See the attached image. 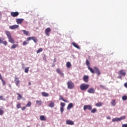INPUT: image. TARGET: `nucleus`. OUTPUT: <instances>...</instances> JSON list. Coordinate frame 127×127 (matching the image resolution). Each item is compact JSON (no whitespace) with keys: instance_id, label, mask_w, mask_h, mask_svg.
Returning <instances> with one entry per match:
<instances>
[{"instance_id":"f257e3e1","label":"nucleus","mask_w":127,"mask_h":127,"mask_svg":"<svg viewBox=\"0 0 127 127\" xmlns=\"http://www.w3.org/2000/svg\"><path fill=\"white\" fill-rule=\"evenodd\" d=\"M86 65L87 66V68L89 71H90L91 73L92 74H97V76H99L101 75V71H100V69H99V68L97 66H94L93 69L90 67V62H89V60H86Z\"/></svg>"},{"instance_id":"f03ea898","label":"nucleus","mask_w":127,"mask_h":127,"mask_svg":"<svg viewBox=\"0 0 127 127\" xmlns=\"http://www.w3.org/2000/svg\"><path fill=\"white\" fill-rule=\"evenodd\" d=\"M90 85L86 83H82L80 86V88L81 91H86L87 89H89Z\"/></svg>"},{"instance_id":"7ed1b4c3","label":"nucleus","mask_w":127,"mask_h":127,"mask_svg":"<svg viewBox=\"0 0 127 127\" xmlns=\"http://www.w3.org/2000/svg\"><path fill=\"white\" fill-rule=\"evenodd\" d=\"M67 88L68 89H74V87H75V85L71 81H68L67 82Z\"/></svg>"},{"instance_id":"20e7f679","label":"nucleus","mask_w":127,"mask_h":127,"mask_svg":"<svg viewBox=\"0 0 127 127\" xmlns=\"http://www.w3.org/2000/svg\"><path fill=\"white\" fill-rule=\"evenodd\" d=\"M92 109V105H84L83 106L84 111H86V110H88L89 111H91Z\"/></svg>"},{"instance_id":"39448f33","label":"nucleus","mask_w":127,"mask_h":127,"mask_svg":"<svg viewBox=\"0 0 127 127\" xmlns=\"http://www.w3.org/2000/svg\"><path fill=\"white\" fill-rule=\"evenodd\" d=\"M14 82L15 83L16 86L18 87L19 86V84L20 83V81L19 80V78L16 76L15 77Z\"/></svg>"},{"instance_id":"423d86ee","label":"nucleus","mask_w":127,"mask_h":127,"mask_svg":"<svg viewBox=\"0 0 127 127\" xmlns=\"http://www.w3.org/2000/svg\"><path fill=\"white\" fill-rule=\"evenodd\" d=\"M51 32V28L50 27L47 28L45 30V34L47 36H49V33Z\"/></svg>"},{"instance_id":"0eeeda50","label":"nucleus","mask_w":127,"mask_h":127,"mask_svg":"<svg viewBox=\"0 0 127 127\" xmlns=\"http://www.w3.org/2000/svg\"><path fill=\"white\" fill-rule=\"evenodd\" d=\"M24 21V19H21V18H18L16 19V22L17 23V24H21L22 22Z\"/></svg>"},{"instance_id":"6e6552de","label":"nucleus","mask_w":127,"mask_h":127,"mask_svg":"<svg viewBox=\"0 0 127 127\" xmlns=\"http://www.w3.org/2000/svg\"><path fill=\"white\" fill-rule=\"evenodd\" d=\"M56 72H57V73L59 74V75H60V76H61V77H64V73H63V72H62V71H61V70H60V69L57 68L56 69Z\"/></svg>"},{"instance_id":"1a4fd4ad","label":"nucleus","mask_w":127,"mask_h":127,"mask_svg":"<svg viewBox=\"0 0 127 127\" xmlns=\"http://www.w3.org/2000/svg\"><path fill=\"white\" fill-rule=\"evenodd\" d=\"M19 14V13L18 12L16 11V12H11V15L13 17H16V16H18V15Z\"/></svg>"},{"instance_id":"9d476101","label":"nucleus","mask_w":127,"mask_h":127,"mask_svg":"<svg viewBox=\"0 0 127 127\" xmlns=\"http://www.w3.org/2000/svg\"><path fill=\"white\" fill-rule=\"evenodd\" d=\"M66 125H69L70 126H73V125H74V122L70 120H67L66 121Z\"/></svg>"},{"instance_id":"9b49d317","label":"nucleus","mask_w":127,"mask_h":127,"mask_svg":"<svg viewBox=\"0 0 127 127\" xmlns=\"http://www.w3.org/2000/svg\"><path fill=\"white\" fill-rule=\"evenodd\" d=\"M118 74L119 75H122V76H126V71L125 70H124V69L120 70L118 72Z\"/></svg>"},{"instance_id":"f8f14e48","label":"nucleus","mask_w":127,"mask_h":127,"mask_svg":"<svg viewBox=\"0 0 127 127\" xmlns=\"http://www.w3.org/2000/svg\"><path fill=\"white\" fill-rule=\"evenodd\" d=\"M87 92L89 94H94L95 93V89L93 88H90L88 89Z\"/></svg>"},{"instance_id":"ddd939ff","label":"nucleus","mask_w":127,"mask_h":127,"mask_svg":"<svg viewBox=\"0 0 127 127\" xmlns=\"http://www.w3.org/2000/svg\"><path fill=\"white\" fill-rule=\"evenodd\" d=\"M19 25H13L9 26L10 29H16V28H18Z\"/></svg>"},{"instance_id":"4468645a","label":"nucleus","mask_w":127,"mask_h":127,"mask_svg":"<svg viewBox=\"0 0 127 127\" xmlns=\"http://www.w3.org/2000/svg\"><path fill=\"white\" fill-rule=\"evenodd\" d=\"M83 80L85 83H88V81H89V76H88V75H84L83 77Z\"/></svg>"},{"instance_id":"2eb2a0df","label":"nucleus","mask_w":127,"mask_h":127,"mask_svg":"<svg viewBox=\"0 0 127 127\" xmlns=\"http://www.w3.org/2000/svg\"><path fill=\"white\" fill-rule=\"evenodd\" d=\"M40 121H46V120H47V119L46 118V117H45V116H43V115H41V116H40Z\"/></svg>"},{"instance_id":"dca6fc26","label":"nucleus","mask_w":127,"mask_h":127,"mask_svg":"<svg viewBox=\"0 0 127 127\" xmlns=\"http://www.w3.org/2000/svg\"><path fill=\"white\" fill-rule=\"evenodd\" d=\"M22 32H23L24 34H25V35H27L28 36H29V35H30V34H29V32L25 30H22Z\"/></svg>"},{"instance_id":"f3484780","label":"nucleus","mask_w":127,"mask_h":127,"mask_svg":"<svg viewBox=\"0 0 127 127\" xmlns=\"http://www.w3.org/2000/svg\"><path fill=\"white\" fill-rule=\"evenodd\" d=\"M41 95H42V96H43V97H49V94H48V93H46V92H42L41 93Z\"/></svg>"},{"instance_id":"a211bd4d","label":"nucleus","mask_w":127,"mask_h":127,"mask_svg":"<svg viewBox=\"0 0 127 127\" xmlns=\"http://www.w3.org/2000/svg\"><path fill=\"white\" fill-rule=\"evenodd\" d=\"M72 108H73V103H70L67 107V110H70Z\"/></svg>"},{"instance_id":"6ab92c4d","label":"nucleus","mask_w":127,"mask_h":127,"mask_svg":"<svg viewBox=\"0 0 127 127\" xmlns=\"http://www.w3.org/2000/svg\"><path fill=\"white\" fill-rule=\"evenodd\" d=\"M5 34L7 35L8 38L11 37V34H10V32L8 31H6L5 32Z\"/></svg>"},{"instance_id":"aec40b11","label":"nucleus","mask_w":127,"mask_h":127,"mask_svg":"<svg viewBox=\"0 0 127 127\" xmlns=\"http://www.w3.org/2000/svg\"><path fill=\"white\" fill-rule=\"evenodd\" d=\"M8 39L9 42H10V43H12V44L14 43V40H13V39L11 37L8 38Z\"/></svg>"},{"instance_id":"412c9836","label":"nucleus","mask_w":127,"mask_h":127,"mask_svg":"<svg viewBox=\"0 0 127 127\" xmlns=\"http://www.w3.org/2000/svg\"><path fill=\"white\" fill-rule=\"evenodd\" d=\"M72 45L74 46V47H75V48H77V49H80V47L79 46V45H78L75 43L74 42L72 43Z\"/></svg>"},{"instance_id":"4be33fe9","label":"nucleus","mask_w":127,"mask_h":127,"mask_svg":"<svg viewBox=\"0 0 127 127\" xmlns=\"http://www.w3.org/2000/svg\"><path fill=\"white\" fill-rule=\"evenodd\" d=\"M60 100H62V101L65 102V103H68V101L66 99H64V98H63V96H61V95L60 96Z\"/></svg>"},{"instance_id":"5701e85b","label":"nucleus","mask_w":127,"mask_h":127,"mask_svg":"<svg viewBox=\"0 0 127 127\" xmlns=\"http://www.w3.org/2000/svg\"><path fill=\"white\" fill-rule=\"evenodd\" d=\"M96 107H102L103 106V103L102 102H98L95 104Z\"/></svg>"},{"instance_id":"b1692460","label":"nucleus","mask_w":127,"mask_h":127,"mask_svg":"<svg viewBox=\"0 0 127 127\" xmlns=\"http://www.w3.org/2000/svg\"><path fill=\"white\" fill-rule=\"evenodd\" d=\"M16 47H18V45L14 44L11 46V49H14V48H16Z\"/></svg>"},{"instance_id":"393cba45","label":"nucleus","mask_w":127,"mask_h":127,"mask_svg":"<svg viewBox=\"0 0 127 127\" xmlns=\"http://www.w3.org/2000/svg\"><path fill=\"white\" fill-rule=\"evenodd\" d=\"M49 107H50V108H54V102L51 101V103L49 104Z\"/></svg>"},{"instance_id":"a878e982","label":"nucleus","mask_w":127,"mask_h":127,"mask_svg":"<svg viewBox=\"0 0 127 127\" xmlns=\"http://www.w3.org/2000/svg\"><path fill=\"white\" fill-rule=\"evenodd\" d=\"M42 104V101H41V100H37L36 101L37 105H38L39 106H41Z\"/></svg>"},{"instance_id":"bb28decb","label":"nucleus","mask_w":127,"mask_h":127,"mask_svg":"<svg viewBox=\"0 0 127 127\" xmlns=\"http://www.w3.org/2000/svg\"><path fill=\"white\" fill-rule=\"evenodd\" d=\"M16 95H18L17 100H21V98H22V96L20 95V94L16 93Z\"/></svg>"},{"instance_id":"cd10ccee","label":"nucleus","mask_w":127,"mask_h":127,"mask_svg":"<svg viewBox=\"0 0 127 127\" xmlns=\"http://www.w3.org/2000/svg\"><path fill=\"white\" fill-rule=\"evenodd\" d=\"M112 122H113V123H115V122H120V120L119 118H116L112 119Z\"/></svg>"},{"instance_id":"c85d7f7f","label":"nucleus","mask_w":127,"mask_h":127,"mask_svg":"<svg viewBox=\"0 0 127 127\" xmlns=\"http://www.w3.org/2000/svg\"><path fill=\"white\" fill-rule=\"evenodd\" d=\"M71 63L68 62L66 63V67L67 68H70V67H71Z\"/></svg>"},{"instance_id":"c756f323","label":"nucleus","mask_w":127,"mask_h":127,"mask_svg":"<svg viewBox=\"0 0 127 127\" xmlns=\"http://www.w3.org/2000/svg\"><path fill=\"white\" fill-rule=\"evenodd\" d=\"M97 112V109L96 108H94L92 110L91 109V113L92 114H95V113H96Z\"/></svg>"},{"instance_id":"7c9ffc66","label":"nucleus","mask_w":127,"mask_h":127,"mask_svg":"<svg viewBox=\"0 0 127 127\" xmlns=\"http://www.w3.org/2000/svg\"><path fill=\"white\" fill-rule=\"evenodd\" d=\"M126 117L125 116L120 117V118H119V122H120V121H123V120H126Z\"/></svg>"},{"instance_id":"2f4dec72","label":"nucleus","mask_w":127,"mask_h":127,"mask_svg":"<svg viewBox=\"0 0 127 127\" xmlns=\"http://www.w3.org/2000/svg\"><path fill=\"white\" fill-rule=\"evenodd\" d=\"M42 51H43V50L42 49V48H40L37 51V53H40V52H42Z\"/></svg>"},{"instance_id":"473e14b6","label":"nucleus","mask_w":127,"mask_h":127,"mask_svg":"<svg viewBox=\"0 0 127 127\" xmlns=\"http://www.w3.org/2000/svg\"><path fill=\"white\" fill-rule=\"evenodd\" d=\"M111 105L112 106H116V100H113L111 102Z\"/></svg>"},{"instance_id":"72a5a7b5","label":"nucleus","mask_w":127,"mask_h":127,"mask_svg":"<svg viewBox=\"0 0 127 127\" xmlns=\"http://www.w3.org/2000/svg\"><path fill=\"white\" fill-rule=\"evenodd\" d=\"M26 107H31V102L29 101L28 102V103L27 104V105H26Z\"/></svg>"},{"instance_id":"f704fd0d","label":"nucleus","mask_w":127,"mask_h":127,"mask_svg":"<svg viewBox=\"0 0 127 127\" xmlns=\"http://www.w3.org/2000/svg\"><path fill=\"white\" fill-rule=\"evenodd\" d=\"M28 41H24L23 42L22 45L24 46V45H26L27 44H28Z\"/></svg>"},{"instance_id":"c9c22d12","label":"nucleus","mask_w":127,"mask_h":127,"mask_svg":"<svg viewBox=\"0 0 127 127\" xmlns=\"http://www.w3.org/2000/svg\"><path fill=\"white\" fill-rule=\"evenodd\" d=\"M16 108L17 109H20L21 108V105L20 104V103L17 104Z\"/></svg>"},{"instance_id":"e433bc0d","label":"nucleus","mask_w":127,"mask_h":127,"mask_svg":"<svg viewBox=\"0 0 127 127\" xmlns=\"http://www.w3.org/2000/svg\"><path fill=\"white\" fill-rule=\"evenodd\" d=\"M32 40H33V41H34V42H35V43H37V39H36L35 38V37H33Z\"/></svg>"},{"instance_id":"4c0bfd02","label":"nucleus","mask_w":127,"mask_h":127,"mask_svg":"<svg viewBox=\"0 0 127 127\" xmlns=\"http://www.w3.org/2000/svg\"><path fill=\"white\" fill-rule=\"evenodd\" d=\"M122 100H123V101H126V100H127V96H126V95L123 96L122 97Z\"/></svg>"},{"instance_id":"58836bf2","label":"nucleus","mask_w":127,"mask_h":127,"mask_svg":"<svg viewBox=\"0 0 127 127\" xmlns=\"http://www.w3.org/2000/svg\"><path fill=\"white\" fill-rule=\"evenodd\" d=\"M28 71H29V67L25 68V73H28Z\"/></svg>"},{"instance_id":"ea45409f","label":"nucleus","mask_w":127,"mask_h":127,"mask_svg":"<svg viewBox=\"0 0 127 127\" xmlns=\"http://www.w3.org/2000/svg\"><path fill=\"white\" fill-rule=\"evenodd\" d=\"M1 43L4 45L5 46H6V45H7V42H6V41H2Z\"/></svg>"},{"instance_id":"a19ab883","label":"nucleus","mask_w":127,"mask_h":127,"mask_svg":"<svg viewBox=\"0 0 127 127\" xmlns=\"http://www.w3.org/2000/svg\"><path fill=\"white\" fill-rule=\"evenodd\" d=\"M33 38V37H28L27 38V40L28 41H30V40H32Z\"/></svg>"},{"instance_id":"79ce46f5","label":"nucleus","mask_w":127,"mask_h":127,"mask_svg":"<svg viewBox=\"0 0 127 127\" xmlns=\"http://www.w3.org/2000/svg\"><path fill=\"white\" fill-rule=\"evenodd\" d=\"M3 115V110L0 108V116H2Z\"/></svg>"},{"instance_id":"37998d69","label":"nucleus","mask_w":127,"mask_h":127,"mask_svg":"<svg viewBox=\"0 0 127 127\" xmlns=\"http://www.w3.org/2000/svg\"><path fill=\"white\" fill-rule=\"evenodd\" d=\"M61 108H64L65 107V103L62 102L61 103Z\"/></svg>"},{"instance_id":"c03bdc74","label":"nucleus","mask_w":127,"mask_h":127,"mask_svg":"<svg viewBox=\"0 0 127 127\" xmlns=\"http://www.w3.org/2000/svg\"><path fill=\"white\" fill-rule=\"evenodd\" d=\"M1 81L3 85L4 86V85H5V81H4L2 78V79H1Z\"/></svg>"},{"instance_id":"a18cd8bd","label":"nucleus","mask_w":127,"mask_h":127,"mask_svg":"<svg viewBox=\"0 0 127 127\" xmlns=\"http://www.w3.org/2000/svg\"><path fill=\"white\" fill-rule=\"evenodd\" d=\"M61 112L62 113V114L63 113V112H64V108L63 107H61Z\"/></svg>"},{"instance_id":"49530a36","label":"nucleus","mask_w":127,"mask_h":127,"mask_svg":"<svg viewBox=\"0 0 127 127\" xmlns=\"http://www.w3.org/2000/svg\"><path fill=\"white\" fill-rule=\"evenodd\" d=\"M122 127H127V124H126L122 125Z\"/></svg>"},{"instance_id":"de8ad7c7","label":"nucleus","mask_w":127,"mask_h":127,"mask_svg":"<svg viewBox=\"0 0 127 127\" xmlns=\"http://www.w3.org/2000/svg\"><path fill=\"white\" fill-rule=\"evenodd\" d=\"M0 100H3V96L0 95Z\"/></svg>"},{"instance_id":"09e8293b","label":"nucleus","mask_w":127,"mask_h":127,"mask_svg":"<svg viewBox=\"0 0 127 127\" xmlns=\"http://www.w3.org/2000/svg\"><path fill=\"white\" fill-rule=\"evenodd\" d=\"M26 108V107L25 106V107H22V108H21V110H22V111H24V110H25V109Z\"/></svg>"},{"instance_id":"8fccbe9b","label":"nucleus","mask_w":127,"mask_h":127,"mask_svg":"<svg viewBox=\"0 0 127 127\" xmlns=\"http://www.w3.org/2000/svg\"><path fill=\"white\" fill-rule=\"evenodd\" d=\"M124 86H125V87L126 88H127V82H126V83H125L124 84Z\"/></svg>"},{"instance_id":"3c124183","label":"nucleus","mask_w":127,"mask_h":127,"mask_svg":"<svg viewBox=\"0 0 127 127\" xmlns=\"http://www.w3.org/2000/svg\"><path fill=\"white\" fill-rule=\"evenodd\" d=\"M100 88H105V86H104V85H100Z\"/></svg>"},{"instance_id":"603ef678","label":"nucleus","mask_w":127,"mask_h":127,"mask_svg":"<svg viewBox=\"0 0 127 127\" xmlns=\"http://www.w3.org/2000/svg\"><path fill=\"white\" fill-rule=\"evenodd\" d=\"M2 79V76H1V74L0 73V80Z\"/></svg>"},{"instance_id":"864d4df0","label":"nucleus","mask_w":127,"mask_h":127,"mask_svg":"<svg viewBox=\"0 0 127 127\" xmlns=\"http://www.w3.org/2000/svg\"><path fill=\"white\" fill-rule=\"evenodd\" d=\"M107 120H111V117L108 116L107 117Z\"/></svg>"},{"instance_id":"5fc2aeb1","label":"nucleus","mask_w":127,"mask_h":127,"mask_svg":"<svg viewBox=\"0 0 127 127\" xmlns=\"http://www.w3.org/2000/svg\"><path fill=\"white\" fill-rule=\"evenodd\" d=\"M1 15H2L1 13L0 12V20L1 19Z\"/></svg>"},{"instance_id":"6e6d98bb","label":"nucleus","mask_w":127,"mask_h":127,"mask_svg":"<svg viewBox=\"0 0 127 127\" xmlns=\"http://www.w3.org/2000/svg\"><path fill=\"white\" fill-rule=\"evenodd\" d=\"M2 43V40H1V39L0 38V43Z\"/></svg>"},{"instance_id":"4d7b16f0","label":"nucleus","mask_w":127,"mask_h":127,"mask_svg":"<svg viewBox=\"0 0 127 127\" xmlns=\"http://www.w3.org/2000/svg\"><path fill=\"white\" fill-rule=\"evenodd\" d=\"M118 78H119V79H122V76H118Z\"/></svg>"},{"instance_id":"13d9d810","label":"nucleus","mask_w":127,"mask_h":127,"mask_svg":"<svg viewBox=\"0 0 127 127\" xmlns=\"http://www.w3.org/2000/svg\"><path fill=\"white\" fill-rule=\"evenodd\" d=\"M28 84H29V85H31V83L29 82V83H28Z\"/></svg>"},{"instance_id":"bf43d9fd","label":"nucleus","mask_w":127,"mask_h":127,"mask_svg":"<svg viewBox=\"0 0 127 127\" xmlns=\"http://www.w3.org/2000/svg\"><path fill=\"white\" fill-rule=\"evenodd\" d=\"M54 66H55V64L53 65V67H54Z\"/></svg>"},{"instance_id":"052dcab7","label":"nucleus","mask_w":127,"mask_h":127,"mask_svg":"<svg viewBox=\"0 0 127 127\" xmlns=\"http://www.w3.org/2000/svg\"><path fill=\"white\" fill-rule=\"evenodd\" d=\"M9 87H11V85H9Z\"/></svg>"},{"instance_id":"680f3d73","label":"nucleus","mask_w":127,"mask_h":127,"mask_svg":"<svg viewBox=\"0 0 127 127\" xmlns=\"http://www.w3.org/2000/svg\"><path fill=\"white\" fill-rule=\"evenodd\" d=\"M29 127V126H28V127Z\"/></svg>"}]
</instances>
